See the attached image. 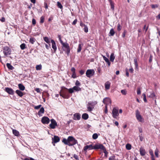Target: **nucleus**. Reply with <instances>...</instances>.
Returning a JSON list of instances; mask_svg holds the SVG:
<instances>
[{"mask_svg":"<svg viewBox=\"0 0 160 160\" xmlns=\"http://www.w3.org/2000/svg\"><path fill=\"white\" fill-rule=\"evenodd\" d=\"M99 149L103 150L104 153L105 154H107L108 152L104 146L102 144L99 143H97L94 145H93L92 144H91L89 145L85 146L83 148L82 152L86 153L88 150Z\"/></svg>","mask_w":160,"mask_h":160,"instance_id":"f257e3e1","label":"nucleus"},{"mask_svg":"<svg viewBox=\"0 0 160 160\" xmlns=\"http://www.w3.org/2000/svg\"><path fill=\"white\" fill-rule=\"evenodd\" d=\"M62 142L66 145L69 146H72L75 145L78 142L72 136H69L67 139L64 138Z\"/></svg>","mask_w":160,"mask_h":160,"instance_id":"f03ea898","label":"nucleus"},{"mask_svg":"<svg viewBox=\"0 0 160 160\" xmlns=\"http://www.w3.org/2000/svg\"><path fill=\"white\" fill-rule=\"evenodd\" d=\"M97 103V102L96 101L88 102L87 104L88 111L89 112H91L94 108L95 105H96Z\"/></svg>","mask_w":160,"mask_h":160,"instance_id":"7ed1b4c3","label":"nucleus"},{"mask_svg":"<svg viewBox=\"0 0 160 160\" xmlns=\"http://www.w3.org/2000/svg\"><path fill=\"white\" fill-rule=\"evenodd\" d=\"M68 89L66 88L62 89L60 93V96L64 98H68L69 97V94L67 91V90H68Z\"/></svg>","mask_w":160,"mask_h":160,"instance_id":"20e7f679","label":"nucleus"},{"mask_svg":"<svg viewBox=\"0 0 160 160\" xmlns=\"http://www.w3.org/2000/svg\"><path fill=\"white\" fill-rule=\"evenodd\" d=\"M135 116L139 122H144V119L140 114V112L138 109L136 110L135 111Z\"/></svg>","mask_w":160,"mask_h":160,"instance_id":"39448f33","label":"nucleus"},{"mask_svg":"<svg viewBox=\"0 0 160 160\" xmlns=\"http://www.w3.org/2000/svg\"><path fill=\"white\" fill-rule=\"evenodd\" d=\"M62 45V47L63 50L66 51L67 54L68 55L70 53V50L69 44L67 42H65V43H63Z\"/></svg>","mask_w":160,"mask_h":160,"instance_id":"423d86ee","label":"nucleus"},{"mask_svg":"<svg viewBox=\"0 0 160 160\" xmlns=\"http://www.w3.org/2000/svg\"><path fill=\"white\" fill-rule=\"evenodd\" d=\"M94 73L95 71L93 69H88L86 71V74L88 77L90 78L94 75Z\"/></svg>","mask_w":160,"mask_h":160,"instance_id":"0eeeda50","label":"nucleus"},{"mask_svg":"<svg viewBox=\"0 0 160 160\" xmlns=\"http://www.w3.org/2000/svg\"><path fill=\"white\" fill-rule=\"evenodd\" d=\"M81 90V88L80 87L75 86L72 88H70L68 89V91L70 93H72L74 91L78 92Z\"/></svg>","mask_w":160,"mask_h":160,"instance_id":"6e6552de","label":"nucleus"},{"mask_svg":"<svg viewBox=\"0 0 160 160\" xmlns=\"http://www.w3.org/2000/svg\"><path fill=\"white\" fill-rule=\"evenodd\" d=\"M118 108H114L112 111V115L113 118H117L119 115Z\"/></svg>","mask_w":160,"mask_h":160,"instance_id":"1a4fd4ad","label":"nucleus"},{"mask_svg":"<svg viewBox=\"0 0 160 160\" xmlns=\"http://www.w3.org/2000/svg\"><path fill=\"white\" fill-rule=\"evenodd\" d=\"M3 52L6 56L10 55L11 54V50L8 47L6 46L4 48Z\"/></svg>","mask_w":160,"mask_h":160,"instance_id":"9d476101","label":"nucleus"},{"mask_svg":"<svg viewBox=\"0 0 160 160\" xmlns=\"http://www.w3.org/2000/svg\"><path fill=\"white\" fill-rule=\"evenodd\" d=\"M51 123L49 125V126L52 129H54L57 126V123L56 121L53 119H51L50 120Z\"/></svg>","mask_w":160,"mask_h":160,"instance_id":"9b49d317","label":"nucleus"},{"mask_svg":"<svg viewBox=\"0 0 160 160\" xmlns=\"http://www.w3.org/2000/svg\"><path fill=\"white\" fill-rule=\"evenodd\" d=\"M41 122L44 124H48L50 122V119L48 117L44 116L42 118Z\"/></svg>","mask_w":160,"mask_h":160,"instance_id":"f8f14e48","label":"nucleus"},{"mask_svg":"<svg viewBox=\"0 0 160 160\" xmlns=\"http://www.w3.org/2000/svg\"><path fill=\"white\" fill-rule=\"evenodd\" d=\"M103 103L106 105H107L109 104H111V101L110 99L108 98H104L103 101Z\"/></svg>","mask_w":160,"mask_h":160,"instance_id":"ddd939ff","label":"nucleus"},{"mask_svg":"<svg viewBox=\"0 0 160 160\" xmlns=\"http://www.w3.org/2000/svg\"><path fill=\"white\" fill-rule=\"evenodd\" d=\"M81 118L80 114L79 113H76L73 115V119L75 120H79Z\"/></svg>","mask_w":160,"mask_h":160,"instance_id":"4468645a","label":"nucleus"},{"mask_svg":"<svg viewBox=\"0 0 160 160\" xmlns=\"http://www.w3.org/2000/svg\"><path fill=\"white\" fill-rule=\"evenodd\" d=\"M52 143H56L59 142L60 141V138L59 137L54 136L53 138H52Z\"/></svg>","mask_w":160,"mask_h":160,"instance_id":"2eb2a0df","label":"nucleus"},{"mask_svg":"<svg viewBox=\"0 0 160 160\" xmlns=\"http://www.w3.org/2000/svg\"><path fill=\"white\" fill-rule=\"evenodd\" d=\"M5 91L10 94L12 95L14 94L13 90L10 88H5Z\"/></svg>","mask_w":160,"mask_h":160,"instance_id":"dca6fc26","label":"nucleus"},{"mask_svg":"<svg viewBox=\"0 0 160 160\" xmlns=\"http://www.w3.org/2000/svg\"><path fill=\"white\" fill-rule=\"evenodd\" d=\"M51 42L52 44V48L53 49L54 51L55 52L57 49L56 43L54 40L52 39L51 40Z\"/></svg>","mask_w":160,"mask_h":160,"instance_id":"f3484780","label":"nucleus"},{"mask_svg":"<svg viewBox=\"0 0 160 160\" xmlns=\"http://www.w3.org/2000/svg\"><path fill=\"white\" fill-rule=\"evenodd\" d=\"M44 109L43 107H42L41 108L40 110L38 112V115L40 117L42 116V114L44 113Z\"/></svg>","mask_w":160,"mask_h":160,"instance_id":"a211bd4d","label":"nucleus"},{"mask_svg":"<svg viewBox=\"0 0 160 160\" xmlns=\"http://www.w3.org/2000/svg\"><path fill=\"white\" fill-rule=\"evenodd\" d=\"M140 152L141 155L142 156H143L145 155L146 154V151L145 150L142 148H140Z\"/></svg>","mask_w":160,"mask_h":160,"instance_id":"6ab92c4d","label":"nucleus"},{"mask_svg":"<svg viewBox=\"0 0 160 160\" xmlns=\"http://www.w3.org/2000/svg\"><path fill=\"white\" fill-rule=\"evenodd\" d=\"M102 56L103 57V59L107 63L108 66H110L111 64V63L110 62L108 59L106 58L105 56L103 55H102Z\"/></svg>","mask_w":160,"mask_h":160,"instance_id":"aec40b11","label":"nucleus"},{"mask_svg":"<svg viewBox=\"0 0 160 160\" xmlns=\"http://www.w3.org/2000/svg\"><path fill=\"white\" fill-rule=\"evenodd\" d=\"M110 85V83L108 82H107L105 84V89L108 90L109 89Z\"/></svg>","mask_w":160,"mask_h":160,"instance_id":"412c9836","label":"nucleus"},{"mask_svg":"<svg viewBox=\"0 0 160 160\" xmlns=\"http://www.w3.org/2000/svg\"><path fill=\"white\" fill-rule=\"evenodd\" d=\"M16 93L20 97H22L23 95V93L18 90L16 91Z\"/></svg>","mask_w":160,"mask_h":160,"instance_id":"4be33fe9","label":"nucleus"},{"mask_svg":"<svg viewBox=\"0 0 160 160\" xmlns=\"http://www.w3.org/2000/svg\"><path fill=\"white\" fill-rule=\"evenodd\" d=\"M115 58V56H114V54L113 53H112L110 56V60L112 62L114 61V59Z\"/></svg>","mask_w":160,"mask_h":160,"instance_id":"5701e85b","label":"nucleus"},{"mask_svg":"<svg viewBox=\"0 0 160 160\" xmlns=\"http://www.w3.org/2000/svg\"><path fill=\"white\" fill-rule=\"evenodd\" d=\"M6 66L8 68L11 70H12L14 69V68L10 64L7 63Z\"/></svg>","mask_w":160,"mask_h":160,"instance_id":"b1692460","label":"nucleus"},{"mask_svg":"<svg viewBox=\"0 0 160 160\" xmlns=\"http://www.w3.org/2000/svg\"><path fill=\"white\" fill-rule=\"evenodd\" d=\"M18 86L19 89L23 91L25 89V87L22 84H19Z\"/></svg>","mask_w":160,"mask_h":160,"instance_id":"393cba45","label":"nucleus"},{"mask_svg":"<svg viewBox=\"0 0 160 160\" xmlns=\"http://www.w3.org/2000/svg\"><path fill=\"white\" fill-rule=\"evenodd\" d=\"M134 63L135 66V68L136 69H138V61L136 58H134Z\"/></svg>","mask_w":160,"mask_h":160,"instance_id":"a878e982","label":"nucleus"},{"mask_svg":"<svg viewBox=\"0 0 160 160\" xmlns=\"http://www.w3.org/2000/svg\"><path fill=\"white\" fill-rule=\"evenodd\" d=\"M12 133L15 136H18L19 135V132L17 130L15 129L12 130Z\"/></svg>","mask_w":160,"mask_h":160,"instance_id":"bb28decb","label":"nucleus"},{"mask_svg":"<svg viewBox=\"0 0 160 160\" xmlns=\"http://www.w3.org/2000/svg\"><path fill=\"white\" fill-rule=\"evenodd\" d=\"M88 118V114L86 113H84L82 115V118L85 120L87 119Z\"/></svg>","mask_w":160,"mask_h":160,"instance_id":"cd10ccee","label":"nucleus"},{"mask_svg":"<svg viewBox=\"0 0 160 160\" xmlns=\"http://www.w3.org/2000/svg\"><path fill=\"white\" fill-rule=\"evenodd\" d=\"M83 44H79L78 45V47L77 49V52H81L82 47L83 46Z\"/></svg>","mask_w":160,"mask_h":160,"instance_id":"c85d7f7f","label":"nucleus"},{"mask_svg":"<svg viewBox=\"0 0 160 160\" xmlns=\"http://www.w3.org/2000/svg\"><path fill=\"white\" fill-rule=\"evenodd\" d=\"M109 2L111 6V8L112 10L114 9V4L112 0H109Z\"/></svg>","mask_w":160,"mask_h":160,"instance_id":"c756f323","label":"nucleus"},{"mask_svg":"<svg viewBox=\"0 0 160 160\" xmlns=\"http://www.w3.org/2000/svg\"><path fill=\"white\" fill-rule=\"evenodd\" d=\"M36 41V39L33 38H31L29 40V42L32 44H33Z\"/></svg>","mask_w":160,"mask_h":160,"instance_id":"7c9ffc66","label":"nucleus"},{"mask_svg":"<svg viewBox=\"0 0 160 160\" xmlns=\"http://www.w3.org/2000/svg\"><path fill=\"white\" fill-rule=\"evenodd\" d=\"M44 40L48 44L50 43V41L48 37H45L43 38Z\"/></svg>","mask_w":160,"mask_h":160,"instance_id":"2f4dec72","label":"nucleus"},{"mask_svg":"<svg viewBox=\"0 0 160 160\" xmlns=\"http://www.w3.org/2000/svg\"><path fill=\"white\" fill-rule=\"evenodd\" d=\"M42 68V66L41 64L37 65L36 67V69L37 70H40Z\"/></svg>","mask_w":160,"mask_h":160,"instance_id":"473e14b6","label":"nucleus"},{"mask_svg":"<svg viewBox=\"0 0 160 160\" xmlns=\"http://www.w3.org/2000/svg\"><path fill=\"white\" fill-rule=\"evenodd\" d=\"M115 34V32L114 31V30L113 28H112L110 31L109 34H110V36H113Z\"/></svg>","mask_w":160,"mask_h":160,"instance_id":"72a5a7b5","label":"nucleus"},{"mask_svg":"<svg viewBox=\"0 0 160 160\" xmlns=\"http://www.w3.org/2000/svg\"><path fill=\"white\" fill-rule=\"evenodd\" d=\"M158 152H159V151L157 148H156L155 150L154 153H155V155L157 158H158V157H159Z\"/></svg>","mask_w":160,"mask_h":160,"instance_id":"f704fd0d","label":"nucleus"},{"mask_svg":"<svg viewBox=\"0 0 160 160\" xmlns=\"http://www.w3.org/2000/svg\"><path fill=\"white\" fill-rule=\"evenodd\" d=\"M126 148L127 149L130 150L131 148V145L129 144H127L126 145Z\"/></svg>","mask_w":160,"mask_h":160,"instance_id":"c9c22d12","label":"nucleus"},{"mask_svg":"<svg viewBox=\"0 0 160 160\" xmlns=\"http://www.w3.org/2000/svg\"><path fill=\"white\" fill-rule=\"evenodd\" d=\"M58 38L59 40L61 43L62 44V45H63V43H65V42H63L62 41V40L61 39V36L60 35H58Z\"/></svg>","mask_w":160,"mask_h":160,"instance_id":"e433bc0d","label":"nucleus"},{"mask_svg":"<svg viewBox=\"0 0 160 160\" xmlns=\"http://www.w3.org/2000/svg\"><path fill=\"white\" fill-rule=\"evenodd\" d=\"M58 38L59 40L61 43L62 44V45H63V43H65V42H63L62 41V40L61 39V36L60 35H58Z\"/></svg>","mask_w":160,"mask_h":160,"instance_id":"4c0bfd02","label":"nucleus"},{"mask_svg":"<svg viewBox=\"0 0 160 160\" xmlns=\"http://www.w3.org/2000/svg\"><path fill=\"white\" fill-rule=\"evenodd\" d=\"M156 97L154 92H152L149 95V97L152 98H154Z\"/></svg>","mask_w":160,"mask_h":160,"instance_id":"58836bf2","label":"nucleus"},{"mask_svg":"<svg viewBox=\"0 0 160 160\" xmlns=\"http://www.w3.org/2000/svg\"><path fill=\"white\" fill-rule=\"evenodd\" d=\"M26 45L25 43H22L20 45V48L22 50H23L25 48Z\"/></svg>","mask_w":160,"mask_h":160,"instance_id":"ea45409f","label":"nucleus"},{"mask_svg":"<svg viewBox=\"0 0 160 160\" xmlns=\"http://www.w3.org/2000/svg\"><path fill=\"white\" fill-rule=\"evenodd\" d=\"M98 134L97 133H94L92 135V137L93 139H96L98 138Z\"/></svg>","mask_w":160,"mask_h":160,"instance_id":"a19ab883","label":"nucleus"},{"mask_svg":"<svg viewBox=\"0 0 160 160\" xmlns=\"http://www.w3.org/2000/svg\"><path fill=\"white\" fill-rule=\"evenodd\" d=\"M41 106V105H39L37 106H33V107L35 109L38 110V109L39 108H40Z\"/></svg>","mask_w":160,"mask_h":160,"instance_id":"79ce46f5","label":"nucleus"},{"mask_svg":"<svg viewBox=\"0 0 160 160\" xmlns=\"http://www.w3.org/2000/svg\"><path fill=\"white\" fill-rule=\"evenodd\" d=\"M57 6L58 8H60V9H62V6L60 2H57Z\"/></svg>","mask_w":160,"mask_h":160,"instance_id":"37998d69","label":"nucleus"},{"mask_svg":"<svg viewBox=\"0 0 160 160\" xmlns=\"http://www.w3.org/2000/svg\"><path fill=\"white\" fill-rule=\"evenodd\" d=\"M122 29V27L121 26L120 24L119 23H118L117 26V30L119 31H120Z\"/></svg>","mask_w":160,"mask_h":160,"instance_id":"c03bdc74","label":"nucleus"},{"mask_svg":"<svg viewBox=\"0 0 160 160\" xmlns=\"http://www.w3.org/2000/svg\"><path fill=\"white\" fill-rule=\"evenodd\" d=\"M121 92L123 95H126L127 93V91L125 89L121 90Z\"/></svg>","mask_w":160,"mask_h":160,"instance_id":"a18cd8bd","label":"nucleus"},{"mask_svg":"<svg viewBox=\"0 0 160 160\" xmlns=\"http://www.w3.org/2000/svg\"><path fill=\"white\" fill-rule=\"evenodd\" d=\"M158 4H152L151 5L152 8L154 9L158 8Z\"/></svg>","mask_w":160,"mask_h":160,"instance_id":"49530a36","label":"nucleus"},{"mask_svg":"<svg viewBox=\"0 0 160 160\" xmlns=\"http://www.w3.org/2000/svg\"><path fill=\"white\" fill-rule=\"evenodd\" d=\"M75 84L76 85V86H78V87H79L80 86V85H81L80 82L78 80H77L76 81V82H75Z\"/></svg>","mask_w":160,"mask_h":160,"instance_id":"de8ad7c7","label":"nucleus"},{"mask_svg":"<svg viewBox=\"0 0 160 160\" xmlns=\"http://www.w3.org/2000/svg\"><path fill=\"white\" fill-rule=\"evenodd\" d=\"M84 31L85 32H88V27L86 25H84Z\"/></svg>","mask_w":160,"mask_h":160,"instance_id":"09e8293b","label":"nucleus"},{"mask_svg":"<svg viewBox=\"0 0 160 160\" xmlns=\"http://www.w3.org/2000/svg\"><path fill=\"white\" fill-rule=\"evenodd\" d=\"M44 17L42 16L40 18V23H43L44 22Z\"/></svg>","mask_w":160,"mask_h":160,"instance_id":"8fccbe9b","label":"nucleus"},{"mask_svg":"<svg viewBox=\"0 0 160 160\" xmlns=\"http://www.w3.org/2000/svg\"><path fill=\"white\" fill-rule=\"evenodd\" d=\"M141 88H138L137 89V94L138 95L140 94H141Z\"/></svg>","mask_w":160,"mask_h":160,"instance_id":"3c124183","label":"nucleus"},{"mask_svg":"<svg viewBox=\"0 0 160 160\" xmlns=\"http://www.w3.org/2000/svg\"><path fill=\"white\" fill-rule=\"evenodd\" d=\"M149 153L150 155L151 156V157L154 156L153 153V151L152 150L150 149L149 150Z\"/></svg>","mask_w":160,"mask_h":160,"instance_id":"603ef678","label":"nucleus"},{"mask_svg":"<svg viewBox=\"0 0 160 160\" xmlns=\"http://www.w3.org/2000/svg\"><path fill=\"white\" fill-rule=\"evenodd\" d=\"M115 159V156H111L109 158V160H114Z\"/></svg>","mask_w":160,"mask_h":160,"instance_id":"864d4df0","label":"nucleus"},{"mask_svg":"<svg viewBox=\"0 0 160 160\" xmlns=\"http://www.w3.org/2000/svg\"><path fill=\"white\" fill-rule=\"evenodd\" d=\"M48 44L49 45H47L46 44L45 45V47L46 48L48 49H49L51 48V45L50 44Z\"/></svg>","mask_w":160,"mask_h":160,"instance_id":"5fc2aeb1","label":"nucleus"},{"mask_svg":"<svg viewBox=\"0 0 160 160\" xmlns=\"http://www.w3.org/2000/svg\"><path fill=\"white\" fill-rule=\"evenodd\" d=\"M24 160H37L35 159L32 158H25L24 159Z\"/></svg>","mask_w":160,"mask_h":160,"instance_id":"6e6d98bb","label":"nucleus"},{"mask_svg":"<svg viewBox=\"0 0 160 160\" xmlns=\"http://www.w3.org/2000/svg\"><path fill=\"white\" fill-rule=\"evenodd\" d=\"M73 158H74L76 160H79V158L78 155H77L76 154H74L73 155Z\"/></svg>","mask_w":160,"mask_h":160,"instance_id":"4d7b16f0","label":"nucleus"},{"mask_svg":"<svg viewBox=\"0 0 160 160\" xmlns=\"http://www.w3.org/2000/svg\"><path fill=\"white\" fill-rule=\"evenodd\" d=\"M126 32H127L126 30H125L124 31V32H123V33L122 34V37L123 38H124L125 37V35H126Z\"/></svg>","mask_w":160,"mask_h":160,"instance_id":"13d9d810","label":"nucleus"},{"mask_svg":"<svg viewBox=\"0 0 160 160\" xmlns=\"http://www.w3.org/2000/svg\"><path fill=\"white\" fill-rule=\"evenodd\" d=\"M72 77L73 78H76V73H72Z\"/></svg>","mask_w":160,"mask_h":160,"instance_id":"bf43d9fd","label":"nucleus"},{"mask_svg":"<svg viewBox=\"0 0 160 160\" xmlns=\"http://www.w3.org/2000/svg\"><path fill=\"white\" fill-rule=\"evenodd\" d=\"M32 24L33 25H35L36 24V20H35V19L33 18L32 19Z\"/></svg>","mask_w":160,"mask_h":160,"instance_id":"052dcab7","label":"nucleus"},{"mask_svg":"<svg viewBox=\"0 0 160 160\" xmlns=\"http://www.w3.org/2000/svg\"><path fill=\"white\" fill-rule=\"evenodd\" d=\"M77 22V19H75L72 22V24L73 25H75L76 24Z\"/></svg>","mask_w":160,"mask_h":160,"instance_id":"680f3d73","label":"nucleus"},{"mask_svg":"<svg viewBox=\"0 0 160 160\" xmlns=\"http://www.w3.org/2000/svg\"><path fill=\"white\" fill-rule=\"evenodd\" d=\"M84 71L83 70H81L80 71H79V73H80L82 75L84 73Z\"/></svg>","mask_w":160,"mask_h":160,"instance_id":"e2e57ef3","label":"nucleus"},{"mask_svg":"<svg viewBox=\"0 0 160 160\" xmlns=\"http://www.w3.org/2000/svg\"><path fill=\"white\" fill-rule=\"evenodd\" d=\"M71 70L72 73L75 72V69L74 68H71Z\"/></svg>","mask_w":160,"mask_h":160,"instance_id":"0e129e2a","label":"nucleus"},{"mask_svg":"<svg viewBox=\"0 0 160 160\" xmlns=\"http://www.w3.org/2000/svg\"><path fill=\"white\" fill-rule=\"evenodd\" d=\"M105 113H107L108 112V107L107 106V105H105Z\"/></svg>","mask_w":160,"mask_h":160,"instance_id":"69168bd1","label":"nucleus"},{"mask_svg":"<svg viewBox=\"0 0 160 160\" xmlns=\"http://www.w3.org/2000/svg\"><path fill=\"white\" fill-rule=\"evenodd\" d=\"M156 18L158 20L160 19V13L156 17Z\"/></svg>","mask_w":160,"mask_h":160,"instance_id":"338daca9","label":"nucleus"},{"mask_svg":"<svg viewBox=\"0 0 160 160\" xmlns=\"http://www.w3.org/2000/svg\"><path fill=\"white\" fill-rule=\"evenodd\" d=\"M44 5H45V8L46 9H47L48 8V6L47 4L46 3H44Z\"/></svg>","mask_w":160,"mask_h":160,"instance_id":"774afa93","label":"nucleus"}]
</instances>
